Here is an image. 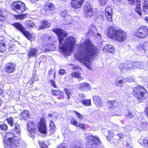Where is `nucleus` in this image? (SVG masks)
I'll list each match as a JSON object with an SVG mask.
<instances>
[{
	"label": "nucleus",
	"instance_id": "nucleus-1",
	"mask_svg": "<svg viewBox=\"0 0 148 148\" xmlns=\"http://www.w3.org/2000/svg\"><path fill=\"white\" fill-rule=\"evenodd\" d=\"M99 52V49L89 39H86L81 44V49L77 59L81 62L85 64L89 70H91L90 59L93 56L98 55Z\"/></svg>",
	"mask_w": 148,
	"mask_h": 148
},
{
	"label": "nucleus",
	"instance_id": "nucleus-2",
	"mask_svg": "<svg viewBox=\"0 0 148 148\" xmlns=\"http://www.w3.org/2000/svg\"><path fill=\"white\" fill-rule=\"evenodd\" d=\"M58 36L59 42V47L63 55L70 56L75 45V40L74 38L69 37L62 43L64 39L67 36V34L62 29H56L53 30Z\"/></svg>",
	"mask_w": 148,
	"mask_h": 148
},
{
	"label": "nucleus",
	"instance_id": "nucleus-3",
	"mask_svg": "<svg viewBox=\"0 0 148 148\" xmlns=\"http://www.w3.org/2000/svg\"><path fill=\"white\" fill-rule=\"evenodd\" d=\"M106 34L111 39L121 42L125 41L127 37L125 32L121 30H117L112 26L108 28Z\"/></svg>",
	"mask_w": 148,
	"mask_h": 148
},
{
	"label": "nucleus",
	"instance_id": "nucleus-4",
	"mask_svg": "<svg viewBox=\"0 0 148 148\" xmlns=\"http://www.w3.org/2000/svg\"><path fill=\"white\" fill-rule=\"evenodd\" d=\"M14 134L9 132L5 136L3 142L5 144V148H18L19 142L18 140H16L14 138Z\"/></svg>",
	"mask_w": 148,
	"mask_h": 148
},
{
	"label": "nucleus",
	"instance_id": "nucleus-5",
	"mask_svg": "<svg viewBox=\"0 0 148 148\" xmlns=\"http://www.w3.org/2000/svg\"><path fill=\"white\" fill-rule=\"evenodd\" d=\"M132 93L139 100L145 99L148 96L145 87L142 86L138 85L134 87Z\"/></svg>",
	"mask_w": 148,
	"mask_h": 148
},
{
	"label": "nucleus",
	"instance_id": "nucleus-6",
	"mask_svg": "<svg viewBox=\"0 0 148 148\" xmlns=\"http://www.w3.org/2000/svg\"><path fill=\"white\" fill-rule=\"evenodd\" d=\"M86 141L88 145L93 148L98 147L100 145L101 141L97 136H88L86 138Z\"/></svg>",
	"mask_w": 148,
	"mask_h": 148
},
{
	"label": "nucleus",
	"instance_id": "nucleus-7",
	"mask_svg": "<svg viewBox=\"0 0 148 148\" xmlns=\"http://www.w3.org/2000/svg\"><path fill=\"white\" fill-rule=\"evenodd\" d=\"M14 26L20 31L28 40L30 41L35 40L34 35L30 33L28 31L25 30L21 23H15L14 24Z\"/></svg>",
	"mask_w": 148,
	"mask_h": 148
},
{
	"label": "nucleus",
	"instance_id": "nucleus-8",
	"mask_svg": "<svg viewBox=\"0 0 148 148\" xmlns=\"http://www.w3.org/2000/svg\"><path fill=\"white\" fill-rule=\"evenodd\" d=\"M14 26L20 31L28 40L30 41L35 40L34 35L30 33L28 31L25 30L21 23H15L14 24Z\"/></svg>",
	"mask_w": 148,
	"mask_h": 148
},
{
	"label": "nucleus",
	"instance_id": "nucleus-9",
	"mask_svg": "<svg viewBox=\"0 0 148 148\" xmlns=\"http://www.w3.org/2000/svg\"><path fill=\"white\" fill-rule=\"evenodd\" d=\"M12 7L13 10L19 13L25 11L26 7L25 4L21 1H17L12 4Z\"/></svg>",
	"mask_w": 148,
	"mask_h": 148
},
{
	"label": "nucleus",
	"instance_id": "nucleus-10",
	"mask_svg": "<svg viewBox=\"0 0 148 148\" xmlns=\"http://www.w3.org/2000/svg\"><path fill=\"white\" fill-rule=\"evenodd\" d=\"M136 35L139 38H145L148 35V28L145 26L139 27L136 30Z\"/></svg>",
	"mask_w": 148,
	"mask_h": 148
},
{
	"label": "nucleus",
	"instance_id": "nucleus-11",
	"mask_svg": "<svg viewBox=\"0 0 148 148\" xmlns=\"http://www.w3.org/2000/svg\"><path fill=\"white\" fill-rule=\"evenodd\" d=\"M119 68L121 70L123 69H127L130 70L134 69V62H131L130 61H127L125 63H122L119 64Z\"/></svg>",
	"mask_w": 148,
	"mask_h": 148
},
{
	"label": "nucleus",
	"instance_id": "nucleus-12",
	"mask_svg": "<svg viewBox=\"0 0 148 148\" xmlns=\"http://www.w3.org/2000/svg\"><path fill=\"white\" fill-rule=\"evenodd\" d=\"M15 68L16 65L14 63H8L6 64L4 68V71L8 74H10L13 73L15 71Z\"/></svg>",
	"mask_w": 148,
	"mask_h": 148
},
{
	"label": "nucleus",
	"instance_id": "nucleus-13",
	"mask_svg": "<svg viewBox=\"0 0 148 148\" xmlns=\"http://www.w3.org/2000/svg\"><path fill=\"white\" fill-rule=\"evenodd\" d=\"M84 9L85 12V16L87 18L90 17L92 15L93 13L89 2H87L85 3Z\"/></svg>",
	"mask_w": 148,
	"mask_h": 148
},
{
	"label": "nucleus",
	"instance_id": "nucleus-14",
	"mask_svg": "<svg viewBox=\"0 0 148 148\" xmlns=\"http://www.w3.org/2000/svg\"><path fill=\"white\" fill-rule=\"evenodd\" d=\"M38 127V130L40 132L44 134L47 133L46 125L45 119H41Z\"/></svg>",
	"mask_w": 148,
	"mask_h": 148
},
{
	"label": "nucleus",
	"instance_id": "nucleus-15",
	"mask_svg": "<svg viewBox=\"0 0 148 148\" xmlns=\"http://www.w3.org/2000/svg\"><path fill=\"white\" fill-rule=\"evenodd\" d=\"M105 14L106 16L108 21L111 22L112 21V18L113 15L112 8L110 7H108L106 8L105 10Z\"/></svg>",
	"mask_w": 148,
	"mask_h": 148
},
{
	"label": "nucleus",
	"instance_id": "nucleus-16",
	"mask_svg": "<svg viewBox=\"0 0 148 148\" xmlns=\"http://www.w3.org/2000/svg\"><path fill=\"white\" fill-rule=\"evenodd\" d=\"M84 0H72L71 2V7L75 9L80 8L82 5Z\"/></svg>",
	"mask_w": 148,
	"mask_h": 148
},
{
	"label": "nucleus",
	"instance_id": "nucleus-17",
	"mask_svg": "<svg viewBox=\"0 0 148 148\" xmlns=\"http://www.w3.org/2000/svg\"><path fill=\"white\" fill-rule=\"evenodd\" d=\"M138 50H142L143 53H145L148 51V42L139 44L137 46Z\"/></svg>",
	"mask_w": 148,
	"mask_h": 148
},
{
	"label": "nucleus",
	"instance_id": "nucleus-18",
	"mask_svg": "<svg viewBox=\"0 0 148 148\" xmlns=\"http://www.w3.org/2000/svg\"><path fill=\"white\" fill-rule=\"evenodd\" d=\"M93 102L98 107H102L103 103L100 97L98 95H95L93 97Z\"/></svg>",
	"mask_w": 148,
	"mask_h": 148
},
{
	"label": "nucleus",
	"instance_id": "nucleus-19",
	"mask_svg": "<svg viewBox=\"0 0 148 148\" xmlns=\"http://www.w3.org/2000/svg\"><path fill=\"white\" fill-rule=\"evenodd\" d=\"M107 104L108 107L110 110H114L117 106V103L115 100L108 101Z\"/></svg>",
	"mask_w": 148,
	"mask_h": 148
},
{
	"label": "nucleus",
	"instance_id": "nucleus-20",
	"mask_svg": "<svg viewBox=\"0 0 148 148\" xmlns=\"http://www.w3.org/2000/svg\"><path fill=\"white\" fill-rule=\"evenodd\" d=\"M38 49L34 48L30 49L28 52L27 56L29 57L36 56L38 55Z\"/></svg>",
	"mask_w": 148,
	"mask_h": 148
},
{
	"label": "nucleus",
	"instance_id": "nucleus-21",
	"mask_svg": "<svg viewBox=\"0 0 148 148\" xmlns=\"http://www.w3.org/2000/svg\"><path fill=\"white\" fill-rule=\"evenodd\" d=\"M27 125L29 132L31 133H34L35 130L34 123L31 121H29L27 123Z\"/></svg>",
	"mask_w": 148,
	"mask_h": 148
},
{
	"label": "nucleus",
	"instance_id": "nucleus-22",
	"mask_svg": "<svg viewBox=\"0 0 148 148\" xmlns=\"http://www.w3.org/2000/svg\"><path fill=\"white\" fill-rule=\"evenodd\" d=\"M51 92L54 95L60 96V97L58 98L59 99H62L64 97L63 93L60 91L52 90Z\"/></svg>",
	"mask_w": 148,
	"mask_h": 148
},
{
	"label": "nucleus",
	"instance_id": "nucleus-23",
	"mask_svg": "<svg viewBox=\"0 0 148 148\" xmlns=\"http://www.w3.org/2000/svg\"><path fill=\"white\" fill-rule=\"evenodd\" d=\"M41 25L39 27V29H42L49 27L51 26V24L48 23V21L42 20L40 22Z\"/></svg>",
	"mask_w": 148,
	"mask_h": 148
},
{
	"label": "nucleus",
	"instance_id": "nucleus-24",
	"mask_svg": "<svg viewBox=\"0 0 148 148\" xmlns=\"http://www.w3.org/2000/svg\"><path fill=\"white\" fill-rule=\"evenodd\" d=\"M77 87L80 90H83L85 89H88L90 88L89 84L87 83H83L77 85Z\"/></svg>",
	"mask_w": 148,
	"mask_h": 148
},
{
	"label": "nucleus",
	"instance_id": "nucleus-25",
	"mask_svg": "<svg viewBox=\"0 0 148 148\" xmlns=\"http://www.w3.org/2000/svg\"><path fill=\"white\" fill-rule=\"evenodd\" d=\"M115 85L121 87L123 86V79L121 77H118L115 80Z\"/></svg>",
	"mask_w": 148,
	"mask_h": 148
},
{
	"label": "nucleus",
	"instance_id": "nucleus-26",
	"mask_svg": "<svg viewBox=\"0 0 148 148\" xmlns=\"http://www.w3.org/2000/svg\"><path fill=\"white\" fill-rule=\"evenodd\" d=\"M63 20L64 21V24L66 25L71 24L73 22L72 17L69 15L66 16Z\"/></svg>",
	"mask_w": 148,
	"mask_h": 148
},
{
	"label": "nucleus",
	"instance_id": "nucleus-27",
	"mask_svg": "<svg viewBox=\"0 0 148 148\" xmlns=\"http://www.w3.org/2000/svg\"><path fill=\"white\" fill-rule=\"evenodd\" d=\"M114 46L111 45H106L105 46L103 51H106L108 52L112 53L114 51Z\"/></svg>",
	"mask_w": 148,
	"mask_h": 148
},
{
	"label": "nucleus",
	"instance_id": "nucleus-28",
	"mask_svg": "<svg viewBox=\"0 0 148 148\" xmlns=\"http://www.w3.org/2000/svg\"><path fill=\"white\" fill-rule=\"evenodd\" d=\"M143 10L146 14L148 13V0H144L143 5Z\"/></svg>",
	"mask_w": 148,
	"mask_h": 148
},
{
	"label": "nucleus",
	"instance_id": "nucleus-29",
	"mask_svg": "<svg viewBox=\"0 0 148 148\" xmlns=\"http://www.w3.org/2000/svg\"><path fill=\"white\" fill-rule=\"evenodd\" d=\"M145 64L143 62H134V68H143L144 67Z\"/></svg>",
	"mask_w": 148,
	"mask_h": 148
},
{
	"label": "nucleus",
	"instance_id": "nucleus-30",
	"mask_svg": "<svg viewBox=\"0 0 148 148\" xmlns=\"http://www.w3.org/2000/svg\"><path fill=\"white\" fill-rule=\"evenodd\" d=\"M25 25L27 28L29 29L30 28L34 27L35 26V24L34 22L30 20H27L25 22Z\"/></svg>",
	"mask_w": 148,
	"mask_h": 148
},
{
	"label": "nucleus",
	"instance_id": "nucleus-31",
	"mask_svg": "<svg viewBox=\"0 0 148 148\" xmlns=\"http://www.w3.org/2000/svg\"><path fill=\"white\" fill-rule=\"evenodd\" d=\"M104 134L108 140L110 139V138L114 136V134L112 131H109L107 130H106Z\"/></svg>",
	"mask_w": 148,
	"mask_h": 148
},
{
	"label": "nucleus",
	"instance_id": "nucleus-32",
	"mask_svg": "<svg viewBox=\"0 0 148 148\" xmlns=\"http://www.w3.org/2000/svg\"><path fill=\"white\" fill-rule=\"evenodd\" d=\"M29 112L27 110H24L21 114V118L24 120L26 119L29 117Z\"/></svg>",
	"mask_w": 148,
	"mask_h": 148
},
{
	"label": "nucleus",
	"instance_id": "nucleus-33",
	"mask_svg": "<svg viewBox=\"0 0 148 148\" xmlns=\"http://www.w3.org/2000/svg\"><path fill=\"white\" fill-rule=\"evenodd\" d=\"M81 74L78 72H75L71 73V75L72 77L78 78L79 80H82L83 78L81 77Z\"/></svg>",
	"mask_w": 148,
	"mask_h": 148
},
{
	"label": "nucleus",
	"instance_id": "nucleus-34",
	"mask_svg": "<svg viewBox=\"0 0 148 148\" xmlns=\"http://www.w3.org/2000/svg\"><path fill=\"white\" fill-rule=\"evenodd\" d=\"M81 102L84 105L86 106H90L91 105L90 99H83L81 101Z\"/></svg>",
	"mask_w": 148,
	"mask_h": 148
},
{
	"label": "nucleus",
	"instance_id": "nucleus-35",
	"mask_svg": "<svg viewBox=\"0 0 148 148\" xmlns=\"http://www.w3.org/2000/svg\"><path fill=\"white\" fill-rule=\"evenodd\" d=\"M55 7L52 3L48 2L46 5V8L47 10H52L54 9Z\"/></svg>",
	"mask_w": 148,
	"mask_h": 148
},
{
	"label": "nucleus",
	"instance_id": "nucleus-36",
	"mask_svg": "<svg viewBox=\"0 0 148 148\" xmlns=\"http://www.w3.org/2000/svg\"><path fill=\"white\" fill-rule=\"evenodd\" d=\"M129 3L132 5L136 3L137 5H140L141 2L140 0H128Z\"/></svg>",
	"mask_w": 148,
	"mask_h": 148
},
{
	"label": "nucleus",
	"instance_id": "nucleus-37",
	"mask_svg": "<svg viewBox=\"0 0 148 148\" xmlns=\"http://www.w3.org/2000/svg\"><path fill=\"white\" fill-rule=\"evenodd\" d=\"M50 128L49 130L51 131V133L54 132L55 130V126L54 123L52 121H51L50 122L49 124Z\"/></svg>",
	"mask_w": 148,
	"mask_h": 148
},
{
	"label": "nucleus",
	"instance_id": "nucleus-38",
	"mask_svg": "<svg viewBox=\"0 0 148 148\" xmlns=\"http://www.w3.org/2000/svg\"><path fill=\"white\" fill-rule=\"evenodd\" d=\"M139 142L143 146L148 147V140L145 139L141 142Z\"/></svg>",
	"mask_w": 148,
	"mask_h": 148
},
{
	"label": "nucleus",
	"instance_id": "nucleus-39",
	"mask_svg": "<svg viewBox=\"0 0 148 148\" xmlns=\"http://www.w3.org/2000/svg\"><path fill=\"white\" fill-rule=\"evenodd\" d=\"M6 49L5 44L3 42H0V52H3Z\"/></svg>",
	"mask_w": 148,
	"mask_h": 148
},
{
	"label": "nucleus",
	"instance_id": "nucleus-40",
	"mask_svg": "<svg viewBox=\"0 0 148 148\" xmlns=\"http://www.w3.org/2000/svg\"><path fill=\"white\" fill-rule=\"evenodd\" d=\"M141 5H137L136 8L135 9V12L137 13L140 16L142 15V12L140 8Z\"/></svg>",
	"mask_w": 148,
	"mask_h": 148
},
{
	"label": "nucleus",
	"instance_id": "nucleus-41",
	"mask_svg": "<svg viewBox=\"0 0 148 148\" xmlns=\"http://www.w3.org/2000/svg\"><path fill=\"white\" fill-rule=\"evenodd\" d=\"M26 16V14H22L18 15H14V17L16 19L22 20L25 18V17Z\"/></svg>",
	"mask_w": 148,
	"mask_h": 148
},
{
	"label": "nucleus",
	"instance_id": "nucleus-42",
	"mask_svg": "<svg viewBox=\"0 0 148 148\" xmlns=\"http://www.w3.org/2000/svg\"><path fill=\"white\" fill-rule=\"evenodd\" d=\"M6 120L7 121L8 123L12 127L14 125V120L12 117H10L8 118H7Z\"/></svg>",
	"mask_w": 148,
	"mask_h": 148
},
{
	"label": "nucleus",
	"instance_id": "nucleus-43",
	"mask_svg": "<svg viewBox=\"0 0 148 148\" xmlns=\"http://www.w3.org/2000/svg\"><path fill=\"white\" fill-rule=\"evenodd\" d=\"M125 116L127 117L131 118L134 116V115L131 111L127 110L125 114Z\"/></svg>",
	"mask_w": 148,
	"mask_h": 148
},
{
	"label": "nucleus",
	"instance_id": "nucleus-44",
	"mask_svg": "<svg viewBox=\"0 0 148 148\" xmlns=\"http://www.w3.org/2000/svg\"><path fill=\"white\" fill-rule=\"evenodd\" d=\"M14 130L16 133L19 134L20 131V125L17 123H15Z\"/></svg>",
	"mask_w": 148,
	"mask_h": 148
},
{
	"label": "nucleus",
	"instance_id": "nucleus-45",
	"mask_svg": "<svg viewBox=\"0 0 148 148\" xmlns=\"http://www.w3.org/2000/svg\"><path fill=\"white\" fill-rule=\"evenodd\" d=\"M38 142L41 148H48L47 146L45 144L44 141H39Z\"/></svg>",
	"mask_w": 148,
	"mask_h": 148
},
{
	"label": "nucleus",
	"instance_id": "nucleus-46",
	"mask_svg": "<svg viewBox=\"0 0 148 148\" xmlns=\"http://www.w3.org/2000/svg\"><path fill=\"white\" fill-rule=\"evenodd\" d=\"M64 90L66 92V94L67 95V99H69L70 96L71 95V93L70 92V90L69 89L65 88L64 89Z\"/></svg>",
	"mask_w": 148,
	"mask_h": 148
},
{
	"label": "nucleus",
	"instance_id": "nucleus-47",
	"mask_svg": "<svg viewBox=\"0 0 148 148\" xmlns=\"http://www.w3.org/2000/svg\"><path fill=\"white\" fill-rule=\"evenodd\" d=\"M7 128V125L3 123L0 125V130H5Z\"/></svg>",
	"mask_w": 148,
	"mask_h": 148
},
{
	"label": "nucleus",
	"instance_id": "nucleus-48",
	"mask_svg": "<svg viewBox=\"0 0 148 148\" xmlns=\"http://www.w3.org/2000/svg\"><path fill=\"white\" fill-rule=\"evenodd\" d=\"M74 113L77 115L78 118L82 120L83 119V116L82 115L76 111H74Z\"/></svg>",
	"mask_w": 148,
	"mask_h": 148
},
{
	"label": "nucleus",
	"instance_id": "nucleus-49",
	"mask_svg": "<svg viewBox=\"0 0 148 148\" xmlns=\"http://www.w3.org/2000/svg\"><path fill=\"white\" fill-rule=\"evenodd\" d=\"M70 122L73 125H77L78 123L77 121L73 118L71 119Z\"/></svg>",
	"mask_w": 148,
	"mask_h": 148
},
{
	"label": "nucleus",
	"instance_id": "nucleus-50",
	"mask_svg": "<svg viewBox=\"0 0 148 148\" xmlns=\"http://www.w3.org/2000/svg\"><path fill=\"white\" fill-rule=\"evenodd\" d=\"M77 126L79 127L82 130H85V125L82 123H78L77 125Z\"/></svg>",
	"mask_w": 148,
	"mask_h": 148
},
{
	"label": "nucleus",
	"instance_id": "nucleus-51",
	"mask_svg": "<svg viewBox=\"0 0 148 148\" xmlns=\"http://www.w3.org/2000/svg\"><path fill=\"white\" fill-rule=\"evenodd\" d=\"M67 14V12L66 11H63L61 13V15L62 17H66V16L68 15Z\"/></svg>",
	"mask_w": 148,
	"mask_h": 148
},
{
	"label": "nucleus",
	"instance_id": "nucleus-52",
	"mask_svg": "<svg viewBox=\"0 0 148 148\" xmlns=\"http://www.w3.org/2000/svg\"><path fill=\"white\" fill-rule=\"evenodd\" d=\"M99 3L102 5H105L106 3V0H98Z\"/></svg>",
	"mask_w": 148,
	"mask_h": 148
},
{
	"label": "nucleus",
	"instance_id": "nucleus-53",
	"mask_svg": "<svg viewBox=\"0 0 148 148\" xmlns=\"http://www.w3.org/2000/svg\"><path fill=\"white\" fill-rule=\"evenodd\" d=\"M50 82L52 86L55 88H57V86L55 84V82L54 81L51 80H50Z\"/></svg>",
	"mask_w": 148,
	"mask_h": 148
},
{
	"label": "nucleus",
	"instance_id": "nucleus-54",
	"mask_svg": "<svg viewBox=\"0 0 148 148\" xmlns=\"http://www.w3.org/2000/svg\"><path fill=\"white\" fill-rule=\"evenodd\" d=\"M20 146L21 148H25L26 147V145L24 142H23L21 143Z\"/></svg>",
	"mask_w": 148,
	"mask_h": 148
},
{
	"label": "nucleus",
	"instance_id": "nucleus-55",
	"mask_svg": "<svg viewBox=\"0 0 148 148\" xmlns=\"http://www.w3.org/2000/svg\"><path fill=\"white\" fill-rule=\"evenodd\" d=\"M66 73V71L63 69H60L59 71V73L60 74L63 75Z\"/></svg>",
	"mask_w": 148,
	"mask_h": 148
},
{
	"label": "nucleus",
	"instance_id": "nucleus-56",
	"mask_svg": "<svg viewBox=\"0 0 148 148\" xmlns=\"http://www.w3.org/2000/svg\"><path fill=\"white\" fill-rule=\"evenodd\" d=\"M79 97L80 99H82L85 97L84 95L82 93H79L78 94Z\"/></svg>",
	"mask_w": 148,
	"mask_h": 148
},
{
	"label": "nucleus",
	"instance_id": "nucleus-57",
	"mask_svg": "<svg viewBox=\"0 0 148 148\" xmlns=\"http://www.w3.org/2000/svg\"><path fill=\"white\" fill-rule=\"evenodd\" d=\"M117 135L119 136L120 138H123L124 137V136L122 134V133L121 132L119 133H118L117 134Z\"/></svg>",
	"mask_w": 148,
	"mask_h": 148
},
{
	"label": "nucleus",
	"instance_id": "nucleus-58",
	"mask_svg": "<svg viewBox=\"0 0 148 148\" xmlns=\"http://www.w3.org/2000/svg\"><path fill=\"white\" fill-rule=\"evenodd\" d=\"M117 112H118V111H116V113H115V112H114V114H112V116H120L121 115V114L119 113H117Z\"/></svg>",
	"mask_w": 148,
	"mask_h": 148
},
{
	"label": "nucleus",
	"instance_id": "nucleus-59",
	"mask_svg": "<svg viewBox=\"0 0 148 148\" xmlns=\"http://www.w3.org/2000/svg\"><path fill=\"white\" fill-rule=\"evenodd\" d=\"M73 69H75L79 70L81 69V68L78 66L76 65L73 66Z\"/></svg>",
	"mask_w": 148,
	"mask_h": 148
},
{
	"label": "nucleus",
	"instance_id": "nucleus-60",
	"mask_svg": "<svg viewBox=\"0 0 148 148\" xmlns=\"http://www.w3.org/2000/svg\"><path fill=\"white\" fill-rule=\"evenodd\" d=\"M98 148H105L103 145L101 144V141L100 142V145L99 146L97 147Z\"/></svg>",
	"mask_w": 148,
	"mask_h": 148
},
{
	"label": "nucleus",
	"instance_id": "nucleus-61",
	"mask_svg": "<svg viewBox=\"0 0 148 148\" xmlns=\"http://www.w3.org/2000/svg\"><path fill=\"white\" fill-rule=\"evenodd\" d=\"M53 73V71L52 69H51L49 70V75H52Z\"/></svg>",
	"mask_w": 148,
	"mask_h": 148
},
{
	"label": "nucleus",
	"instance_id": "nucleus-62",
	"mask_svg": "<svg viewBox=\"0 0 148 148\" xmlns=\"http://www.w3.org/2000/svg\"><path fill=\"white\" fill-rule=\"evenodd\" d=\"M57 148H66L65 147L62 145H61L59 146Z\"/></svg>",
	"mask_w": 148,
	"mask_h": 148
},
{
	"label": "nucleus",
	"instance_id": "nucleus-63",
	"mask_svg": "<svg viewBox=\"0 0 148 148\" xmlns=\"http://www.w3.org/2000/svg\"><path fill=\"white\" fill-rule=\"evenodd\" d=\"M3 90L2 89L0 88V94H1L3 93Z\"/></svg>",
	"mask_w": 148,
	"mask_h": 148
},
{
	"label": "nucleus",
	"instance_id": "nucleus-64",
	"mask_svg": "<svg viewBox=\"0 0 148 148\" xmlns=\"http://www.w3.org/2000/svg\"><path fill=\"white\" fill-rule=\"evenodd\" d=\"M145 19L148 22V17H145Z\"/></svg>",
	"mask_w": 148,
	"mask_h": 148
}]
</instances>
